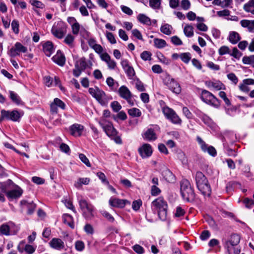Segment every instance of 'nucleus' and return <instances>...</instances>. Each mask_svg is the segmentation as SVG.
Masks as SVG:
<instances>
[{"label":"nucleus","instance_id":"obj_52","mask_svg":"<svg viewBox=\"0 0 254 254\" xmlns=\"http://www.w3.org/2000/svg\"><path fill=\"white\" fill-rule=\"evenodd\" d=\"M180 57L185 63H188L191 59L190 54L189 53H183L181 54Z\"/></svg>","mask_w":254,"mask_h":254},{"label":"nucleus","instance_id":"obj_62","mask_svg":"<svg viewBox=\"0 0 254 254\" xmlns=\"http://www.w3.org/2000/svg\"><path fill=\"white\" fill-rule=\"evenodd\" d=\"M84 230L87 234L92 235L94 233L93 228L92 226L89 224H86L85 225Z\"/></svg>","mask_w":254,"mask_h":254},{"label":"nucleus","instance_id":"obj_54","mask_svg":"<svg viewBox=\"0 0 254 254\" xmlns=\"http://www.w3.org/2000/svg\"><path fill=\"white\" fill-rule=\"evenodd\" d=\"M11 28L15 34L19 33V22L16 20H13L11 22Z\"/></svg>","mask_w":254,"mask_h":254},{"label":"nucleus","instance_id":"obj_17","mask_svg":"<svg viewBox=\"0 0 254 254\" xmlns=\"http://www.w3.org/2000/svg\"><path fill=\"white\" fill-rule=\"evenodd\" d=\"M68 23L70 25L72 33L73 35H77L79 34L80 25L74 17H68L67 19Z\"/></svg>","mask_w":254,"mask_h":254},{"label":"nucleus","instance_id":"obj_26","mask_svg":"<svg viewBox=\"0 0 254 254\" xmlns=\"http://www.w3.org/2000/svg\"><path fill=\"white\" fill-rule=\"evenodd\" d=\"M162 176L169 183H174L175 181V176L167 168L162 171Z\"/></svg>","mask_w":254,"mask_h":254},{"label":"nucleus","instance_id":"obj_8","mask_svg":"<svg viewBox=\"0 0 254 254\" xmlns=\"http://www.w3.org/2000/svg\"><path fill=\"white\" fill-rule=\"evenodd\" d=\"M27 51V47L17 42L8 51L7 54L9 57L13 58L19 56L21 53H25Z\"/></svg>","mask_w":254,"mask_h":254},{"label":"nucleus","instance_id":"obj_15","mask_svg":"<svg viewBox=\"0 0 254 254\" xmlns=\"http://www.w3.org/2000/svg\"><path fill=\"white\" fill-rule=\"evenodd\" d=\"M138 152L142 158H147L152 153V147L150 144L145 143L139 148Z\"/></svg>","mask_w":254,"mask_h":254},{"label":"nucleus","instance_id":"obj_40","mask_svg":"<svg viewBox=\"0 0 254 254\" xmlns=\"http://www.w3.org/2000/svg\"><path fill=\"white\" fill-rule=\"evenodd\" d=\"M154 46L158 49H162L165 47L167 46V43L165 40L159 39L155 38L154 39Z\"/></svg>","mask_w":254,"mask_h":254},{"label":"nucleus","instance_id":"obj_63","mask_svg":"<svg viewBox=\"0 0 254 254\" xmlns=\"http://www.w3.org/2000/svg\"><path fill=\"white\" fill-rule=\"evenodd\" d=\"M158 58L161 63L165 64L167 65L170 64V60L168 58H166L164 55H163L161 54H160L159 55H158Z\"/></svg>","mask_w":254,"mask_h":254},{"label":"nucleus","instance_id":"obj_12","mask_svg":"<svg viewBox=\"0 0 254 254\" xmlns=\"http://www.w3.org/2000/svg\"><path fill=\"white\" fill-rule=\"evenodd\" d=\"M197 141L203 152H207L209 155L213 157L216 156V151L214 147L211 146H208L205 142L200 137H197Z\"/></svg>","mask_w":254,"mask_h":254},{"label":"nucleus","instance_id":"obj_2","mask_svg":"<svg viewBox=\"0 0 254 254\" xmlns=\"http://www.w3.org/2000/svg\"><path fill=\"white\" fill-rule=\"evenodd\" d=\"M152 207L158 211V216L162 220H165L167 217V203L164 198L159 197L152 202Z\"/></svg>","mask_w":254,"mask_h":254},{"label":"nucleus","instance_id":"obj_46","mask_svg":"<svg viewBox=\"0 0 254 254\" xmlns=\"http://www.w3.org/2000/svg\"><path fill=\"white\" fill-rule=\"evenodd\" d=\"M151 53L147 51H143L140 54V57L143 61H150L151 60Z\"/></svg>","mask_w":254,"mask_h":254},{"label":"nucleus","instance_id":"obj_16","mask_svg":"<svg viewBox=\"0 0 254 254\" xmlns=\"http://www.w3.org/2000/svg\"><path fill=\"white\" fill-rule=\"evenodd\" d=\"M109 204L114 207L124 208L127 203L129 202L126 199H121L115 197H111L109 201Z\"/></svg>","mask_w":254,"mask_h":254},{"label":"nucleus","instance_id":"obj_19","mask_svg":"<svg viewBox=\"0 0 254 254\" xmlns=\"http://www.w3.org/2000/svg\"><path fill=\"white\" fill-rule=\"evenodd\" d=\"M57 107L64 110L65 108V104L59 98H55L54 102L51 104V111L52 112L57 113L58 110Z\"/></svg>","mask_w":254,"mask_h":254},{"label":"nucleus","instance_id":"obj_50","mask_svg":"<svg viewBox=\"0 0 254 254\" xmlns=\"http://www.w3.org/2000/svg\"><path fill=\"white\" fill-rule=\"evenodd\" d=\"M161 4V0H149L150 6L154 9L159 8Z\"/></svg>","mask_w":254,"mask_h":254},{"label":"nucleus","instance_id":"obj_5","mask_svg":"<svg viewBox=\"0 0 254 254\" xmlns=\"http://www.w3.org/2000/svg\"><path fill=\"white\" fill-rule=\"evenodd\" d=\"M201 99L206 104L218 108L220 105L219 100L211 92L203 90L201 93Z\"/></svg>","mask_w":254,"mask_h":254},{"label":"nucleus","instance_id":"obj_29","mask_svg":"<svg viewBox=\"0 0 254 254\" xmlns=\"http://www.w3.org/2000/svg\"><path fill=\"white\" fill-rule=\"evenodd\" d=\"M228 39L231 44H236L241 40V37L238 32L230 31Z\"/></svg>","mask_w":254,"mask_h":254},{"label":"nucleus","instance_id":"obj_6","mask_svg":"<svg viewBox=\"0 0 254 254\" xmlns=\"http://www.w3.org/2000/svg\"><path fill=\"white\" fill-rule=\"evenodd\" d=\"M78 202L84 217L86 219L92 218L94 216V208L92 205L88 203L86 200L82 198L79 199Z\"/></svg>","mask_w":254,"mask_h":254},{"label":"nucleus","instance_id":"obj_36","mask_svg":"<svg viewBox=\"0 0 254 254\" xmlns=\"http://www.w3.org/2000/svg\"><path fill=\"white\" fill-rule=\"evenodd\" d=\"M243 8L247 12L254 15V0H250L244 5Z\"/></svg>","mask_w":254,"mask_h":254},{"label":"nucleus","instance_id":"obj_41","mask_svg":"<svg viewBox=\"0 0 254 254\" xmlns=\"http://www.w3.org/2000/svg\"><path fill=\"white\" fill-rule=\"evenodd\" d=\"M75 65L84 70L88 66V63L86 61V59L82 57L76 62Z\"/></svg>","mask_w":254,"mask_h":254},{"label":"nucleus","instance_id":"obj_30","mask_svg":"<svg viewBox=\"0 0 254 254\" xmlns=\"http://www.w3.org/2000/svg\"><path fill=\"white\" fill-rule=\"evenodd\" d=\"M143 137L148 141L154 140L157 138L156 133L152 128H148L143 134Z\"/></svg>","mask_w":254,"mask_h":254},{"label":"nucleus","instance_id":"obj_43","mask_svg":"<svg viewBox=\"0 0 254 254\" xmlns=\"http://www.w3.org/2000/svg\"><path fill=\"white\" fill-rule=\"evenodd\" d=\"M128 114L133 117H138L141 115V111L137 108H133L128 110Z\"/></svg>","mask_w":254,"mask_h":254},{"label":"nucleus","instance_id":"obj_1","mask_svg":"<svg viewBox=\"0 0 254 254\" xmlns=\"http://www.w3.org/2000/svg\"><path fill=\"white\" fill-rule=\"evenodd\" d=\"M181 193L183 199L188 202L192 201L195 197L193 190L190 183L187 179H183L181 182Z\"/></svg>","mask_w":254,"mask_h":254},{"label":"nucleus","instance_id":"obj_60","mask_svg":"<svg viewBox=\"0 0 254 254\" xmlns=\"http://www.w3.org/2000/svg\"><path fill=\"white\" fill-rule=\"evenodd\" d=\"M253 199L246 198L243 200V202L245 204L247 207H251L254 205V194H253Z\"/></svg>","mask_w":254,"mask_h":254},{"label":"nucleus","instance_id":"obj_7","mask_svg":"<svg viewBox=\"0 0 254 254\" xmlns=\"http://www.w3.org/2000/svg\"><path fill=\"white\" fill-rule=\"evenodd\" d=\"M23 116L21 112L17 110L12 111H6L5 110H1V120H7L13 122L19 121L20 118Z\"/></svg>","mask_w":254,"mask_h":254},{"label":"nucleus","instance_id":"obj_11","mask_svg":"<svg viewBox=\"0 0 254 254\" xmlns=\"http://www.w3.org/2000/svg\"><path fill=\"white\" fill-rule=\"evenodd\" d=\"M1 191L3 193H6L8 198L10 199H16L21 196L23 193L22 190L18 186H16L15 188L8 191H6L5 188L3 186H1Z\"/></svg>","mask_w":254,"mask_h":254},{"label":"nucleus","instance_id":"obj_38","mask_svg":"<svg viewBox=\"0 0 254 254\" xmlns=\"http://www.w3.org/2000/svg\"><path fill=\"white\" fill-rule=\"evenodd\" d=\"M160 31L165 35H170L172 33L173 27L169 24H165L161 26Z\"/></svg>","mask_w":254,"mask_h":254},{"label":"nucleus","instance_id":"obj_23","mask_svg":"<svg viewBox=\"0 0 254 254\" xmlns=\"http://www.w3.org/2000/svg\"><path fill=\"white\" fill-rule=\"evenodd\" d=\"M206 86L210 89L218 91L223 89L224 85L219 81H209L206 82Z\"/></svg>","mask_w":254,"mask_h":254},{"label":"nucleus","instance_id":"obj_58","mask_svg":"<svg viewBox=\"0 0 254 254\" xmlns=\"http://www.w3.org/2000/svg\"><path fill=\"white\" fill-rule=\"evenodd\" d=\"M75 247L77 251H82L84 249V244L81 241H78L75 244Z\"/></svg>","mask_w":254,"mask_h":254},{"label":"nucleus","instance_id":"obj_34","mask_svg":"<svg viewBox=\"0 0 254 254\" xmlns=\"http://www.w3.org/2000/svg\"><path fill=\"white\" fill-rule=\"evenodd\" d=\"M195 181L197 186L208 182L205 176L200 172H196L195 175Z\"/></svg>","mask_w":254,"mask_h":254},{"label":"nucleus","instance_id":"obj_10","mask_svg":"<svg viewBox=\"0 0 254 254\" xmlns=\"http://www.w3.org/2000/svg\"><path fill=\"white\" fill-rule=\"evenodd\" d=\"M118 92L121 98L126 100L130 105H133V102L131 100L132 94L127 86L125 85L121 86Z\"/></svg>","mask_w":254,"mask_h":254},{"label":"nucleus","instance_id":"obj_18","mask_svg":"<svg viewBox=\"0 0 254 254\" xmlns=\"http://www.w3.org/2000/svg\"><path fill=\"white\" fill-rule=\"evenodd\" d=\"M51 32L56 37L59 39H62L66 32V28L65 26H62L61 27L53 26L52 28Z\"/></svg>","mask_w":254,"mask_h":254},{"label":"nucleus","instance_id":"obj_27","mask_svg":"<svg viewBox=\"0 0 254 254\" xmlns=\"http://www.w3.org/2000/svg\"><path fill=\"white\" fill-rule=\"evenodd\" d=\"M20 204L23 208H27L28 209L27 213L29 214H32L35 208V205L32 201L28 202L26 200H22L20 201Z\"/></svg>","mask_w":254,"mask_h":254},{"label":"nucleus","instance_id":"obj_51","mask_svg":"<svg viewBox=\"0 0 254 254\" xmlns=\"http://www.w3.org/2000/svg\"><path fill=\"white\" fill-rule=\"evenodd\" d=\"M111 107L115 112H118L122 108L120 104L118 101H116L111 103Z\"/></svg>","mask_w":254,"mask_h":254},{"label":"nucleus","instance_id":"obj_53","mask_svg":"<svg viewBox=\"0 0 254 254\" xmlns=\"http://www.w3.org/2000/svg\"><path fill=\"white\" fill-rule=\"evenodd\" d=\"M135 88L139 92H142L145 90L143 84L138 79H137L135 82Z\"/></svg>","mask_w":254,"mask_h":254},{"label":"nucleus","instance_id":"obj_24","mask_svg":"<svg viewBox=\"0 0 254 254\" xmlns=\"http://www.w3.org/2000/svg\"><path fill=\"white\" fill-rule=\"evenodd\" d=\"M197 187L204 196H209L210 195L211 190L208 182H207V183L200 184L197 186Z\"/></svg>","mask_w":254,"mask_h":254},{"label":"nucleus","instance_id":"obj_49","mask_svg":"<svg viewBox=\"0 0 254 254\" xmlns=\"http://www.w3.org/2000/svg\"><path fill=\"white\" fill-rule=\"evenodd\" d=\"M230 55L237 59H239L242 56V54L237 48L235 47L233 49L232 52H230Z\"/></svg>","mask_w":254,"mask_h":254},{"label":"nucleus","instance_id":"obj_64","mask_svg":"<svg viewBox=\"0 0 254 254\" xmlns=\"http://www.w3.org/2000/svg\"><path fill=\"white\" fill-rule=\"evenodd\" d=\"M190 6V3L189 0H182L181 1V7L185 10H188Z\"/></svg>","mask_w":254,"mask_h":254},{"label":"nucleus","instance_id":"obj_4","mask_svg":"<svg viewBox=\"0 0 254 254\" xmlns=\"http://www.w3.org/2000/svg\"><path fill=\"white\" fill-rule=\"evenodd\" d=\"M89 92L102 105H106L107 103L106 95L104 91L97 86L89 88Z\"/></svg>","mask_w":254,"mask_h":254},{"label":"nucleus","instance_id":"obj_28","mask_svg":"<svg viewBox=\"0 0 254 254\" xmlns=\"http://www.w3.org/2000/svg\"><path fill=\"white\" fill-rule=\"evenodd\" d=\"M43 51L48 57H50L54 52V47L52 42L48 41L43 45Z\"/></svg>","mask_w":254,"mask_h":254},{"label":"nucleus","instance_id":"obj_14","mask_svg":"<svg viewBox=\"0 0 254 254\" xmlns=\"http://www.w3.org/2000/svg\"><path fill=\"white\" fill-rule=\"evenodd\" d=\"M17 250L20 253L24 251L28 254H32L35 251V248L30 245H25V242L22 241L18 244Z\"/></svg>","mask_w":254,"mask_h":254},{"label":"nucleus","instance_id":"obj_59","mask_svg":"<svg viewBox=\"0 0 254 254\" xmlns=\"http://www.w3.org/2000/svg\"><path fill=\"white\" fill-rule=\"evenodd\" d=\"M210 237V233L207 230H204L202 232L200 235V238L202 241H205Z\"/></svg>","mask_w":254,"mask_h":254},{"label":"nucleus","instance_id":"obj_25","mask_svg":"<svg viewBox=\"0 0 254 254\" xmlns=\"http://www.w3.org/2000/svg\"><path fill=\"white\" fill-rule=\"evenodd\" d=\"M167 86L172 92L176 94H179L181 92V89L179 84L173 79L168 83Z\"/></svg>","mask_w":254,"mask_h":254},{"label":"nucleus","instance_id":"obj_35","mask_svg":"<svg viewBox=\"0 0 254 254\" xmlns=\"http://www.w3.org/2000/svg\"><path fill=\"white\" fill-rule=\"evenodd\" d=\"M137 19L139 22L143 24L148 26L151 25L152 21L150 18L144 14H139L137 15Z\"/></svg>","mask_w":254,"mask_h":254},{"label":"nucleus","instance_id":"obj_48","mask_svg":"<svg viewBox=\"0 0 254 254\" xmlns=\"http://www.w3.org/2000/svg\"><path fill=\"white\" fill-rule=\"evenodd\" d=\"M243 63L245 64H254L253 55L250 56H244L242 59Z\"/></svg>","mask_w":254,"mask_h":254},{"label":"nucleus","instance_id":"obj_31","mask_svg":"<svg viewBox=\"0 0 254 254\" xmlns=\"http://www.w3.org/2000/svg\"><path fill=\"white\" fill-rule=\"evenodd\" d=\"M90 179L89 178H79L74 183V186L77 189H80L82 185H87L89 184Z\"/></svg>","mask_w":254,"mask_h":254},{"label":"nucleus","instance_id":"obj_9","mask_svg":"<svg viewBox=\"0 0 254 254\" xmlns=\"http://www.w3.org/2000/svg\"><path fill=\"white\" fill-rule=\"evenodd\" d=\"M162 112L165 116L174 124H180L181 120L176 113L168 107L162 108Z\"/></svg>","mask_w":254,"mask_h":254},{"label":"nucleus","instance_id":"obj_61","mask_svg":"<svg viewBox=\"0 0 254 254\" xmlns=\"http://www.w3.org/2000/svg\"><path fill=\"white\" fill-rule=\"evenodd\" d=\"M132 249L137 254H143L144 253L143 247L139 245H135L133 246Z\"/></svg>","mask_w":254,"mask_h":254},{"label":"nucleus","instance_id":"obj_22","mask_svg":"<svg viewBox=\"0 0 254 254\" xmlns=\"http://www.w3.org/2000/svg\"><path fill=\"white\" fill-rule=\"evenodd\" d=\"M240 241V237L237 234H233L231 236L230 240L227 241L226 243V246L228 247V251L230 253V247L231 246H234L237 245Z\"/></svg>","mask_w":254,"mask_h":254},{"label":"nucleus","instance_id":"obj_13","mask_svg":"<svg viewBox=\"0 0 254 254\" xmlns=\"http://www.w3.org/2000/svg\"><path fill=\"white\" fill-rule=\"evenodd\" d=\"M49 246L53 249L61 251L65 248L64 242L58 238H53L49 243Z\"/></svg>","mask_w":254,"mask_h":254},{"label":"nucleus","instance_id":"obj_37","mask_svg":"<svg viewBox=\"0 0 254 254\" xmlns=\"http://www.w3.org/2000/svg\"><path fill=\"white\" fill-rule=\"evenodd\" d=\"M63 219L64 223L67 224L71 228H74L73 220L71 215L68 214H64L63 216Z\"/></svg>","mask_w":254,"mask_h":254},{"label":"nucleus","instance_id":"obj_20","mask_svg":"<svg viewBox=\"0 0 254 254\" xmlns=\"http://www.w3.org/2000/svg\"><path fill=\"white\" fill-rule=\"evenodd\" d=\"M84 129L83 126L75 124L70 127V131L71 135L75 136H79L81 135Z\"/></svg>","mask_w":254,"mask_h":254},{"label":"nucleus","instance_id":"obj_32","mask_svg":"<svg viewBox=\"0 0 254 254\" xmlns=\"http://www.w3.org/2000/svg\"><path fill=\"white\" fill-rule=\"evenodd\" d=\"M106 83L112 91H117L119 87V83L118 82L115 81L112 77H108L106 79Z\"/></svg>","mask_w":254,"mask_h":254},{"label":"nucleus","instance_id":"obj_45","mask_svg":"<svg viewBox=\"0 0 254 254\" xmlns=\"http://www.w3.org/2000/svg\"><path fill=\"white\" fill-rule=\"evenodd\" d=\"M124 70L129 79H132L135 74L133 68L130 65Z\"/></svg>","mask_w":254,"mask_h":254},{"label":"nucleus","instance_id":"obj_39","mask_svg":"<svg viewBox=\"0 0 254 254\" xmlns=\"http://www.w3.org/2000/svg\"><path fill=\"white\" fill-rule=\"evenodd\" d=\"M9 98L11 101L16 105H19L21 103V100L18 95L12 91H9Z\"/></svg>","mask_w":254,"mask_h":254},{"label":"nucleus","instance_id":"obj_21","mask_svg":"<svg viewBox=\"0 0 254 254\" xmlns=\"http://www.w3.org/2000/svg\"><path fill=\"white\" fill-rule=\"evenodd\" d=\"M52 60L60 66H63L65 62V57L60 51H58L57 54L53 57Z\"/></svg>","mask_w":254,"mask_h":254},{"label":"nucleus","instance_id":"obj_56","mask_svg":"<svg viewBox=\"0 0 254 254\" xmlns=\"http://www.w3.org/2000/svg\"><path fill=\"white\" fill-rule=\"evenodd\" d=\"M185 211L180 206H178L176 208V211L175 213V216L176 217H181L184 215Z\"/></svg>","mask_w":254,"mask_h":254},{"label":"nucleus","instance_id":"obj_57","mask_svg":"<svg viewBox=\"0 0 254 254\" xmlns=\"http://www.w3.org/2000/svg\"><path fill=\"white\" fill-rule=\"evenodd\" d=\"M142 205V201L140 199L133 201L132 208L134 211L138 210Z\"/></svg>","mask_w":254,"mask_h":254},{"label":"nucleus","instance_id":"obj_3","mask_svg":"<svg viewBox=\"0 0 254 254\" xmlns=\"http://www.w3.org/2000/svg\"><path fill=\"white\" fill-rule=\"evenodd\" d=\"M98 123L108 136H115L117 134V130L110 119H100Z\"/></svg>","mask_w":254,"mask_h":254},{"label":"nucleus","instance_id":"obj_42","mask_svg":"<svg viewBox=\"0 0 254 254\" xmlns=\"http://www.w3.org/2000/svg\"><path fill=\"white\" fill-rule=\"evenodd\" d=\"M185 35L188 37H191L193 35V27L190 25H186L184 29Z\"/></svg>","mask_w":254,"mask_h":254},{"label":"nucleus","instance_id":"obj_33","mask_svg":"<svg viewBox=\"0 0 254 254\" xmlns=\"http://www.w3.org/2000/svg\"><path fill=\"white\" fill-rule=\"evenodd\" d=\"M12 225V223L1 225L0 226V235L5 236L10 235L11 234L10 232V228Z\"/></svg>","mask_w":254,"mask_h":254},{"label":"nucleus","instance_id":"obj_55","mask_svg":"<svg viewBox=\"0 0 254 254\" xmlns=\"http://www.w3.org/2000/svg\"><path fill=\"white\" fill-rule=\"evenodd\" d=\"M79 158L80 160L84 163L87 167H91V164L88 160V159L86 157V156L80 153L79 154Z\"/></svg>","mask_w":254,"mask_h":254},{"label":"nucleus","instance_id":"obj_47","mask_svg":"<svg viewBox=\"0 0 254 254\" xmlns=\"http://www.w3.org/2000/svg\"><path fill=\"white\" fill-rule=\"evenodd\" d=\"M230 50L228 46H223L221 47L219 50L218 53L220 55H224L225 54H230Z\"/></svg>","mask_w":254,"mask_h":254},{"label":"nucleus","instance_id":"obj_44","mask_svg":"<svg viewBox=\"0 0 254 254\" xmlns=\"http://www.w3.org/2000/svg\"><path fill=\"white\" fill-rule=\"evenodd\" d=\"M74 40V37L71 34H68L64 39V42L70 47L73 46V42Z\"/></svg>","mask_w":254,"mask_h":254}]
</instances>
